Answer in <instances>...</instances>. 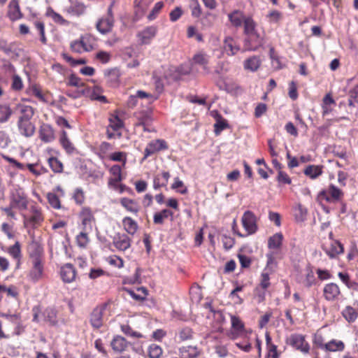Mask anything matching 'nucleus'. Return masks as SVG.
<instances>
[{
    "mask_svg": "<svg viewBox=\"0 0 358 358\" xmlns=\"http://www.w3.org/2000/svg\"><path fill=\"white\" fill-rule=\"evenodd\" d=\"M60 275L64 282L70 283L75 280L76 270L72 264H66L61 268Z\"/></svg>",
    "mask_w": 358,
    "mask_h": 358,
    "instance_id": "16",
    "label": "nucleus"
},
{
    "mask_svg": "<svg viewBox=\"0 0 358 358\" xmlns=\"http://www.w3.org/2000/svg\"><path fill=\"white\" fill-rule=\"evenodd\" d=\"M192 330L189 328V327H185V328H182L180 331H179V338L181 341H187V340H189L192 338Z\"/></svg>",
    "mask_w": 358,
    "mask_h": 358,
    "instance_id": "54",
    "label": "nucleus"
},
{
    "mask_svg": "<svg viewBox=\"0 0 358 358\" xmlns=\"http://www.w3.org/2000/svg\"><path fill=\"white\" fill-rule=\"evenodd\" d=\"M341 290L338 285L334 282L327 283L323 288L324 298L328 301H334L338 299Z\"/></svg>",
    "mask_w": 358,
    "mask_h": 358,
    "instance_id": "9",
    "label": "nucleus"
},
{
    "mask_svg": "<svg viewBox=\"0 0 358 358\" xmlns=\"http://www.w3.org/2000/svg\"><path fill=\"white\" fill-rule=\"evenodd\" d=\"M110 159L114 162H122L124 165L127 162L126 154L123 152H115L110 155Z\"/></svg>",
    "mask_w": 358,
    "mask_h": 358,
    "instance_id": "57",
    "label": "nucleus"
},
{
    "mask_svg": "<svg viewBox=\"0 0 358 358\" xmlns=\"http://www.w3.org/2000/svg\"><path fill=\"white\" fill-rule=\"evenodd\" d=\"M122 224L126 231L131 235H134L138 229L136 222L130 217H125L122 220Z\"/></svg>",
    "mask_w": 358,
    "mask_h": 358,
    "instance_id": "35",
    "label": "nucleus"
},
{
    "mask_svg": "<svg viewBox=\"0 0 358 358\" xmlns=\"http://www.w3.org/2000/svg\"><path fill=\"white\" fill-rule=\"evenodd\" d=\"M261 64V60L257 56H252L244 61L243 66L245 69L251 72L256 71Z\"/></svg>",
    "mask_w": 358,
    "mask_h": 358,
    "instance_id": "31",
    "label": "nucleus"
},
{
    "mask_svg": "<svg viewBox=\"0 0 358 358\" xmlns=\"http://www.w3.org/2000/svg\"><path fill=\"white\" fill-rule=\"evenodd\" d=\"M77 243L79 247L85 248L88 243V236L85 232H80L76 237Z\"/></svg>",
    "mask_w": 358,
    "mask_h": 358,
    "instance_id": "56",
    "label": "nucleus"
},
{
    "mask_svg": "<svg viewBox=\"0 0 358 358\" xmlns=\"http://www.w3.org/2000/svg\"><path fill=\"white\" fill-rule=\"evenodd\" d=\"M223 246L226 250H229L234 246L235 241L233 238L224 235L222 239Z\"/></svg>",
    "mask_w": 358,
    "mask_h": 358,
    "instance_id": "62",
    "label": "nucleus"
},
{
    "mask_svg": "<svg viewBox=\"0 0 358 358\" xmlns=\"http://www.w3.org/2000/svg\"><path fill=\"white\" fill-rule=\"evenodd\" d=\"M355 103H358V90L353 89L350 91L348 105L350 106H354Z\"/></svg>",
    "mask_w": 358,
    "mask_h": 358,
    "instance_id": "64",
    "label": "nucleus"
},
{
    "mask_svg": "<svg viewBox=\"0 0 358 358\" xmlns=\"http://www.w3.org/2000/svg\"><path fill=\"white\" fill-rule=\"evenodd\" d=\"M277 180L280 183L287 184L289 185L292 182L291 178L284 171H279Z\"/></svg>",
    "mask_w": 358,
    "mask_h": 358,
    "instance_id": "63",
    "label": "nucleus"
},
{
    "mask_svg": "<svg viewBox=\"0 0 358 358\" xmlns=\"http://www.w3.org/2000/svg\"><path fill=\"white\" fill-rule=\"evenodd\" d=\"M264 45V36L260 34L246 36L244 39V49L246 51H256Z\"/></svg>",
    "mask_w": 358,
    "mask_h": 358,
    "instance_id": "2",
    "label": "nucleus"
},
{
    "mask_svg": "<svg viewBox=\"0 0 358 358\" xmlns=\"http://www.w3.org/2000/svg\"><path fill=\"white\" fill-rule=\"evenodd\" d=\"M73 199L77 204H82L85 201V194L81 187H77L73 193Z\"/></svg>",
    "mask_w": 358,
    "mask_h": 358,
    "instance_id": "52",
    "label": "nucleus"
},
{
    "mask_svg": "<svg viewBox=\"0 0 358 358\" xmlns=\"http://www.w3.org/2000/svg\"><path fill=\"white\" fill-rule=\"evenodd\" d=\"M163 6H164V3L162 1L157 2L155 4L154 7L152 8V10L150 11V13H149V15H148V19L150 21L155 20L156 18L157 15H158V13H159V11L163 8Z\"/></svg>",
    "mask_w": 358,
    "mask_h": 358,
    "instance_id": "47",
    "label": "nucleus"
},
{
    "mask_svg": "<svg viewBox=\"0 0 358 358\" xmlns=\"http://www.w3.org/2000/svg\"><path fill=\"white\" fill-rule=\"evenodd\" d=\"M283 236L281 233H276L271 236L268 240V247L269 249L278 250L282 245Z\"/></svg>",
    "mask_w": 358,
    "mask_h": 358,
    "instance_id": "33",
    "label": "nucleus"
},
{
    "mask_svg": "<svg viewBox=\"0 0 358 358\" xmlns=\"http://www.w3.org/2000/svg\"><path fill=\"white\" fill-rule=\"evenodd\" d=\"M80 217L85 229H92L94 220L93 214L89 208H83L80 213Z\"/></svg>",
    "mask_w": 358,
    "mask_h": 358,
    "instance_id": "21",
    "label": "nucleus"
},
{
    "mask_svg": "<svg viewBox=\"0 0 358 358\" xmlns=\"http://www.w3.org/2000/svg\"><path fill=\"white\" fill-rule=\"evenodd\" d=\"M30 261H39L43 259V247L36 241H32L28 246Z\"/></svg>",
    "mask_w": 358,
    "mask_h": 358,
    "instance_id": "12",
    "label": "nucleus"
},
{
    "mask_svg": "<svg viewBox=\"0 0 358 358\" xmlns=\"http://www.w3.org/2000/svg\"><path fill=\"white\" fill-rule=\"evenodd\" d=\"M241 222L243 228L248 232L247 235L253 234L257 231L256 217L252 212L245 211L242 216Z\"/></svg>",
    "mask_w": 358,
    "mask_h": 358,
    "instance_id": "4",
    "label": "nucleus"
},
{
    "mask_svg": "<svg viewBox=\"0 0 358 358\" xmlns=\"http://www.w3.org/2000/svg\"><path fill=\"white\" fill-rule=\"evenodd\" d=\"M107 306L108 303H105L93 310L90 315V323L94 328L99 329L103 325V313Z\"/></svg>",
    "mask_w": 358,
    "mask_h": 358,
    "instance_id": "6",
    "label": "nucleus"
},
{
    "mask_svg": "<svg viewBox=\"0 0 358 358\" xmlns=\"http://www.w3.org/2000/svg\"><path fill=\"white\" fill-rule=\"evenodd\" d=\"M224 49L228 55H234L239 51L240 48L232 37L227 36L224 41Z\"/></svg>",
    "mask_w": 358,
    "mask_h": 358,
    "instance_id": "26",
    "label": "nucleus"
},
{
    "mask_svg": "<svg viewBox=\"0 0 358 358\" xmlns=\"http://www.w3.org/2000/svg\"><path fill=\"white\" fill-rule=\"evenodd\" d=\"M11 88L13 90L19 91L23 88V83L21 78L18 75H14L13 76V82Z\"/></svg>",
    "mask_w": 358,
    "mask_h": 358,
    "instance_id": "58",
    "label": "nucleus"
},
{
    "mask_svg": "<svg viewBox=\"0 0 358 358\" xmlns=\"http://www.w3.org/2000/svg\"><path fill=\"white\" fill-rule=\"evenodd\" d=\"M95 57L103 64H106L110 59V55L109 52L106 51H99L96 54Z\"/></svg>",
    "mask_w": 358,
    "mask_h": 358,
    "instance_id": "61",
    "label": "nucleus"
},
{
    "mask_svg": "<svg viewBox=\"0 0 358 358\" xmlns=\"http://www.w3.org/2000/svg\"><path fill=\"white\" fill-rule=\"evenodd\" d=\"M338 276L340 280L344 283L348 288L354 291H358V283L350 279V275L348 273L339 272Z\"/></svg>",
    "mask_w": 358,
    "mask_h": 358,
    "instance_id": "32",
    "label": "nucleus"
},
{
    "mask_svg": "<svg viewBox=\"0 0 358 358\" xmlns=\"http://www.w3.org/2000/svg\"><path fill=\"white\" fill-rule=\"evenodd\" d=\"M214 127L215 134L218 135L222 131L228 127V123L222 116H219V118H217V122L214 124Z\"/></svg>",
    "mask_w": 358,
    "mask_h": 358,
    "instance_id": "45",
    "label": "nucleus"
},
{
    "mask_svg": "<svg viewBox=\"0 0 358 358\" xmlns=\"http://www.w3.org/2000/svg\"><path fill=\"white\" fill-rule=\"evenodd\" d=\"M80 39L83 45L84 50H85L86 52L91 51L94 48L95 39L90 34H85L81 36Z\"/></svg>",
    "mask_w": 358,
    "mask_h": 358,
    "instance_id": "39",
    "label": "nucleus"
},
{
    "mask_svg": "<svg viewBox=\"0 0 358 358\" xmlns=\"http://www.w3.org/2000/svg\"><path fill=\"white\" fill-rule=\"evenodd\" d=\"M230 318L231 329L248 333V331L245 329L244 323L238 317L231 315Z\"/></svg>",
    "mask_w": 358,
    "mask_h": 358,
    "instance_id": "38",
    "label": "nucleus"
},
{
    "mask_svg": "<svg viewBox=\"0 0 358 358\" xmlns=\"http://www.w3.org/2000/svg\"><path fill=\"white\" fill-rule=\"evenodd\" d=\"M39 136L41 141L45 143H50L55 138L54 130L48 124H43L40 127Z\"/></svg>",
    "mask_w": 358,
    "mask_h": 358,
    "instance_id": "15",
    "label": "nucleus"
},
{
    "mask_svg": "<svg viewBox=\"0 0 358 358\" xmlns=\"http://www.w3.org/2000/svg\"><path fill=\"white\" fill-rule=\"evenodd\" d=\"M181 358H198L201 354V350L196 346H183L179 348Z\"/></svg>",
    "mask_w": 358,
    "mask_h": 358,
    "instance_id": "19",
    "label": "nucleus"
},
{
    "mask_svg": "<svg viewBox=\"0 0 358 358\" xmlns=\"http://www.w3.org/2000/svg\"><path fill=\"white\" fill-rule=\"evenodd\" d=\"M120 203L127 211L134 215H136L140 210V206L138 202L131 199L127 197L121 198Z\"/></svg>",
    "mask_w": 358,
    "mask_h": 358,
    "instance_id": "18",
    "label": "nucleus"
},
{
    "mask_svg": "<svg viewBox=\"0 0 358 358\" xmlns=\"http://www.w3.org/2000/svg\"><path fill=\"white\" fill-rule=\"evenodd\" d=\"M123 127V122L117 116L110 119L109 128L112 129L114 131H117L118 138H120L122 134L118 131Z\"/></svg>",
    "mask_w": 358,
    "mask_h": 358,
    "instance_id": "41",
    "label": "nucleus"
},
{
    "mask_svg": "<svg viewBox=\"0 0 358 358\" xmlns=\"http://www.w3.org/2000/svg\"><path fill=\"white\" fill-rule=\"evenodd\" d=\"M168 149L166 142L163 139H155L148 143L144 150L143 159H147L155 152Z\"/></svg>",
    "mask_w": 358,
    "mask_h": 358,
    "instance_id": "3",
    "label": "nucleus"
},
{
    "mask_svg": "<svg viewBox=\"0 0 358 358\" xmlns=\"http://www.w3.org/2000/svg\"><path fill=\"white\" fill-rule=\"evenodd\" d=\"M148 352L150 358H160L163 352L162 348L155 343L148 347Z\"/></svg>",
    "mask_w": 358,
    "mask_h": 358,
    "instance_id": "42",
    "label": "nucleus"
},
{
    "mask_svg": "<svg viewBox=\"0 0 358 358\" xmlns=\"http://www.w3.org/2000/svg\"><path fill=\"white\" fill-rule=\"evenodd\" d=\"M8 252L14 259H20L21 257L20 243L18 241L15 242L13 245L8 248Z\"/></svg>",
    "mask_w": 358,
    "mask_h": 358,
    "instance_id": "48",
    "label": "nucleus"
},
{
    "mask_svg": "<svg viewBox=\"0 0 358 358\" xmlns=\"http://www.w3.org/2000/svg\"><path fill=\"white\" fill-rule=\"evenodd\" d=\"M342 315L349 323H352L357 320L358 313L354 308L348 306L343 310Z\"/></svg>",
    "mask_w": 358,
    "mask_h": 358,
    "instance_id": "37",
    "label": "nucleus"
},
{
    "mask_svg": "<svg viewBox=\"0 0 358 358\" xmlns=\"http://www.w3.org/2000/svg\"><path fill=\"white\" fill-rule=\"evenodd\" d=\"M71 48L73 52L78 53L86 52L85 50H84V47L80 38L79 40L72 41L71 43Z\"/></svg>",
    "mask_w": 358,
    "mask_h": 358,
    "instance_id": "59",
    "label": "nucleus"
},
{
    "mask_svg": "<svg viewBox=\"0 0 358 358\" xmlns=\"http://www.w3.org/2000/svg\"><path fill=\"white\" fill-rule=\"evenodd\" d=\"M59 143L67 154L72 155L75 152L76 148L67 136L65 131L61 132Z\"/></svg>",
    "mask_w": 358,
    "mask_h": 358,
    "instance_id": "28",
    "label": "nucleus"
},
{
    "mask_svg": "<svg viewBox=\"0 0 358 358\" xmlns=\"http://www.w3.org/2000/svg\"><path fill=\"white\" fill-rule=\"evenodd\" d=\"M110 173L113 175L109 180V185H115L116 183L120 182L122 180L121 167L119 165H113L110 169Z\"/></svg>",
    "mask_w": 358,
    "mask_h": 358,
    "instance_id": "36",
    "label": "nucleus"
},
{
    "mask_svg": "<svg viewBox=\"0 0 358 358\" xmlns=\"http://www.w3.org/2000/svg\"><path fill=\"white\" fill-rule=\"evenodd\" d=\"M16 109L20 113L17 122L31 121L34 114V108L31 106L24 104H17Z\"/></svg>",
    "mask_w": 358,
    "mask_h": 358,
    "instance_id": "13",
    "label": "nucleus"
},
{
    "mask_svg": "<svg viewBox=\"0 0 358 358\" xmlns=\"http://www.w3.org/2000/svg\"><path fill=\"white\" fill-rule=\"evenodd\" d=\"M210 57L205 52H200L195 54L192 58V64L199 65L202 67L203 73L208 74L210 72L208 67Z\"/></svg>",
    "mask_w": 358,
    "mask_h": 358,
    "instance_id": "11",
    "label": "nucleus"
},
{
    "mask_svg": "<svg viewBox=\"0 0 358 358\" xmlns=\"http://www.w3.org/2000/svg\"><path fill=\"white\" fill-rule=\"evenodd\" d=\"M47 15L50 17L55 22L60 24H65L66 21L62 17L61 15L55 12L52 9L49 8L47 10Z\"/></svg>",
    "mask_w": 358,
    "mask_h": 358,
    "instance_id": "50",
    "label": "nucleus"
},
{
    "mask_svg": "<svg viewBox=\"0 0 358 358\" xmlns=\"http://www.w3.org/2000/svg\"><path fill=\"white\" fill-rule=\"evenodd\" d=\"M156 26H148L137 34L140 43L143 45L150 43L151 41L155 37L157 33Z\"/></svg>",
    "mask_w": 358,
    "mask_h": 358,
    "instance_id": "8",
    "label": "nucleus"
},
{
    "mask_svg": "<svg viewBox=\"0 0 358 358\" xmlns=\"http://www.w3.org/2000/svg\"><path fill=\"white\" fill-rule=\"evenodd\" d=\"M10 206L19 210H25L27 208V200L24 194L17 192L11 198Z\"/></svg>",
    "mask_w": 358,
    "mask_h": 358,
    "instance_id": "17",
    "label": "nucleus"
},
{
    "mask_svg": "<svg viewBox=\"0 0 358 358\" xmlns=\"http://www.w3.org/2000/svg\"><path fill=\"white\" fill-rule=\"evenodd\" d=\"M0 50L7 55H15L17 56L19 55L18 50H20L15 43H8L3 38H0Z\"/></svg>",
    "mask_w": 358,
    "mask_h": 358,
    "instance_id": "22",
    "label": "nucleus"
},
{
    "mask_svg": "<svg viewBox=\"0 0 358 358\" xmlns=\"http://www.w3.org/2000/svg\"><path fill=\"white\" fill-rule=\"evenodd\" d=\"M343 196V192L334 185H330L327 189L320 192L319 196L328 202L335 203Z\"/></svg>",
    "mask_w": 358,
    "mask_h": 358,
    "instance_id": "1",
    "label": "nucleus"
},
{
    "mask_svg": "<svg viewBox=\"0 0 358 358\" xmlns=\"http://www.w3.org/2000/svg\"><path fill=\"white\" fill-rule=\"evenodd\" d=\"M303 173L312 180L316 179L322 173V166L320 165H308Z\"/></svg>",
    "mask_w": 358,
    "mask_h": 358,
    "instance_id": "30",
    "label": "nucleus"
},
{
    "mask_svg": "<svg viewBox=\"0 0 358 358\" xmlns=\"http://www.w3.org/2000/svg\"><path fill=\"white\" fill-rule=\"evenodd\" d=\"M36 29L38 31V33L41 36V41L45 44L47 42L46 37L45 36V26L43 22L37 21L34 23Z\"/></svg>",
    "mask_w": 358,
    "mask_h": 358,
    "instance_id": "55",
    "label": "nucleus"
},
{
    "mask_svg": "<svg viewBox=\"0 0 358 358\" xmlns=\"http://www.w3.org/2000/svg\"><path fill=\"white\" fill-rule=\"evenodd\" d=\"M170 178V174L167 171H164L162 174H157L153 180V188L158 189L162 187H166Z\"/></svg>",
    "mask_w": 358,
    "mask_h": 358,
    "instance_id": "27",
    "label": "nucleus"
},
{
    "mask_svg": "<svg viewBox=\"0 0 358 358\" xmlns=\"http://www.w3.org/2000/svg\"><path fill=\"white\" fill-rule=\"evenodd\" d=\"M228 17L232 25L236 27H241L243 23L244 24V20L246 18L243 13L238 10H235L229 13Z\"/></svg>",
    "mask_w": 358,
    "mask_h": 358,
    "instance_id": "29",
    "label": "nucleus"
},
{
    "mask_svg": "<svg viewBox=\"0 0 358 358\" xmlns=\"http://www.w3.org/2000/svg\"><path fill=\"white\" fill-rule=\"evenodd\" d=\"M10 142L8 134L4 131H0V148L2 149L8 148Z\"/></svg>",
    "mask_w": 358,
    "mask_h": 358,
    "instance_id": "53",
    "label": "nucleus"
},
{
    "mask_svg": "<svg viewBox=\"0 0 358 358\" xmlns=\"http://www.w3.org/2000/svg\"><path fill=\"white\" fill-rule=\"evenodd\" d=\"M131 239L126 234L117 233L113 237V245L118 250L124 252L131 247Z\"/></svg>",
    "mask_w": 358,
    "mask_h": 358,
    "instance_id": "5",
    "label": "nucleus"
},
{
    "mask_svg": "<svg viewBox=\"0 0 358 358\" xmlns=\"http://www.w3.org/2000/svg\"><path fill=\"white\" fill-rule=\"evenodd\" d=\"M67 12L72 15L79 16L85 12V6L82 4H78L70 6Z\"/></svg>",
    "mask_w": 358,
    "mask_h": 358,
    "instance_id": "51",
    "label": "nucleus"
},
{
    "mask_svg": "<svg viewBox=\"0 0 358 358\" xmlns=\"http://www.w3.org/2000/svg\"><path fill=\"white\" fill-rule=\"evenodd\" d=\"M316 283V279L313 271L310 267L306 269V278L303 280V285L307 287H310Z\"/></svg>",
    "mask_w": 358,
    "mask_h": 358,
    "instance_id": "40",
    "label": "nucleus"
},
{
    "mask_svg": "<svg viewBox=\"0 0 358 358\" xmlns=\"http://www.w3.org/2000/svg\"><path fill=\"white\" fill-rule=\"evenodd\" d=\"M48 164L55 173H62L63 171L62 163L56 157H50L48 159Z\"/></svg>",
    "mask_w": 358,
    "mask_h": 358,
    "instance_id": "43",
    "label": "nucleus"
},
{
    "mask_svg": "<svg viewBox=\"0 0 358 358\" xmlns=\"http://www.w3.org/2000/svg\"><path fill=\"white\" fill-rule=\"evenodd\" d=\"M32 268L29 273V277L34 281L39 280L43 271V260L31 261Z\"/></svg>",
    "mask_w": 358,
    "mask_h": 358,
    "instance_id": "23",
    "label": "nucleus"
},
{
    "mask_svg": "<svg viewBox=\"0 0 358 358\" xmlns=\"http://www.w3.org/2000/svg\"><path fill=\"white\" fill-rule=\"evenodd\" d=\"M110 345L114 352L121 353L127 348L128 342L121 336H116L111 341Z\"/></svg>",
    "mask_w": 358,
    "mask_h": 358,
    "instance_id": "24",
    "label": "nucleus"
},
{
    "mask_svg": "<svg viewBox=\"0 0 358 358\" xmlns=\"http://www.w3.org/2000/svg\"><path fill=\"white\" fill-rule=\"evenodd\" d=\"M47 198L50 205L55 208L59 209L61 208L60 200L55 193L50 192L47 194Z\"/></svg>",
    "mask_w": 358,
    "mask_h": 358,
    "instance_id": "46",
    "label": "nucleus"
},
{
    "mask_svg": "<svg viewBox=\"0 0 358 358\" xmlns=\"http://www.w3.org/2000/svg\"><path fill=\"white\" fill-rule=\"evenodd\" d=\"M322 348L326 351L332 352H342L345 349V344L342 341L332 339L325 343Z\"/></svg>",
    "mask_w": 358,
    "mask_h": 358,
    "instance_id": "25",
    "label": "nucleus"
},
{
    "mask_svg": "<svg viewBox=\"0 0 358 358\" xmlns=\"http://www.w3.org/2000/svg\"><path fill=\"white\" fill-rule=\"evenodd\" d=\"M17 127L20 134L27 138L32 136L36 129L31 121L17 122Z\"/></svg>",
    "mask_w": 358,
    "mask_h": 358,
    "instance_id": "20",
    "label": "nucleus"
},
{
    "mask_svg": "<svg viewBox=\"0 0 358 358\" xmlns=\"http://www.w3.org/2000/svg\"><path fill=\"white\" fill-rule=\"evenodd\" d=\"M289 343L294 348L300 351L307 353L309 351L308 343L305 341L304 337L300 334H292L289 338Z\"/></svg>",
    "mask_w": 358,
    "mask_h": 358,
    "instance_id": "10",
    "label": "nucleus"
},
{
    "mask_svg": "<svg viewBox=\"0 0 358 358\" xmlns=\"http://www.w3.org/2000/svg\"><path fill=\"white\" fill-rule=\"evenodd\" d=\"M307 215V209L301 204H298L295 208V219L297 222H303Z\"/></svg>",
    "mask_w": 358,
    "mask_h": 358,
    "instance_id": "44",
    "label": "nucleus"
},
{
    "mask_svg": "<svg viewBox=\"0 0 358 358\" xmlns=\"http://www.w3.org/2000/svg\"><path fill=\"white\" fill-rule=\"evenodd\" d=\"M322 249L330 258H334L343 252V245L335 240H330L329 243L323 245Z\"/></svg>",
    "mask_w": 358,
    "mask_h": 358,
    "instance_id": "7",
    "label": "nucleus"
},
{
    "mask_svg": "<svg viewBox=\"0 0 358 358\" xmlns=\"http://www.w3.org/2000/svg\"><path fill=\"white\" fill-rule=\"evenodd\" d=\"M114 25V20L102 17L96 23L97 31L101 34H106L110 32Z\"/></svg>",
    "mask_w": 358,
    "mask_h": 358,
    "instance_id": "14",
    "label": "nucleus"
},
{
    "mask_svg": "<svg viewBox=\"0 0 358 358\" xmlns=\"http://www.w3.org/2000/svg\"><path fill=\"white\" fill-rule=\"evenodd\" d=\"M122 331L128 336H130L134 338H141L143 337L142 334L139 332L134 331L129 325H122L121 327Z\"/></svg>",
    "mask_w": 358,
    "mask_h": 358,
    "instance_id": "60",
    "label": "nucleus"
},
{
    "mask_svg": "<svg viewBox=\"0 0 358 358\" xmlns=\"http://www.w3.org/2000/svg\"><path fill=\"white\" fill-rule=\"evenodd\" d=\"M11 113V110L8 106H0V122H5L8 121Z\"/></svg>",
    "mask_w": 358,
    "mask_h": 358,
    "instance_id": "49",
    "label": "nucleus"
},
{
    "mask_svg": "<svg viewBox=\"0 0 358 358\" xmlns=\"http://www.w3.org/2000/svg\"><path fill=\"white\" fill-rule=\"evenodd\" d=\"M259 34L257 30V24L250 17H247L244 20V34L246 36Z\"/></svg>",
    "mask_w": 358,
    "mask_h": 358,
    "instance_id": "34",
    "label": "nucleus"
}]
</instances>
